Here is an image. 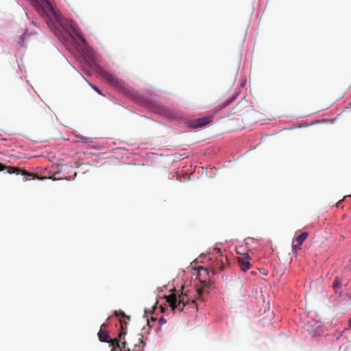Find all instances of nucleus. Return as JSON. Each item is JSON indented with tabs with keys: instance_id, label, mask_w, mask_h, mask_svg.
<instances>
[{
	"instance_id": "423d86ee",
	"label": "nucleus",
	"mask_w": 351,
	"mask_h": 351,
	"mask_svg": "<svg viewBox=\"0 0 351 351\" xmlns=\"http://www.w3.org/2000/svg\"><path fill=\"white\" fill-rule=\"evenodd\" d=\"M100 75L109 84L116 87H120L121 86V82L115 76L113 73L107 71L101 70L99 71Z\"/></svg>"
},
{
	"instance_id": "1a4fd4ad",
	"label": "nucleus",
	"mask_w": 351,
	"mask_h": 351,
	"mask_svg": "<svg viewBox=\"0 0 351 351\" xmlns=\"http://www.w3.org/2000/svg\"><path fill=\"white\" fill-rule=\"evenodd\" d=\"M250 257L248 254H242L241 256L237 258L238 265L242 271H245L250 268Z\"/></svg>"
},
{
	"instance_id": "f3484780",
	"label": "nucleus",
	"mask_w": 351,
	"mask_h": 351,
	"mask_svg": "<svg viewBox=\"0 0 351 351\" xmlns=\"http://www.w3.org/2000/svg\"><path fill=\"white\" fill-rule=\"evenodd\" d=\"M114 314H115V315H117V316H119V315H121L122 317H125V318H127V319H130V317H129V316H128V315H126L125 314V313H124V312H123V311H119V312H118V311H115V312H114Z\"/></svg>"
},
{
	"instance_id": "9b49d317",
	"label": "nucleus",
	"mask_w": 351,
	"mask_h": 351,
	"mask_svg": "<svg viewBox=\"0 0 351 351\" xmlns=\"http://www.w3.org/2000/svg\"><path fill=\"white\" fill-rule=\"evenodd\" d=\"M106 326L105 324H102L100 330L98 332V337L101 341L103 342H108L109 336L108 332L104 330V328Z\"/></svg>"
},
{
	"instance_id": "6e6552de",
	"label": "nucleus",
	"mask_w": 351,
	"mask_h": 351,
	"mask_svg": "<svg viewBox=\"0 0 351 351\" xmlns=\"http://www.w3.org/2000/svg\"><path fill=\"white\" fill-rule=\"evenodd\" d=\"M250 106L246 99H242L233 108L234 113L238 116H241L249 111Z\"/></svg>"
},
{
	"instance_id": "ddd939ff",
	"label": "nucleus",
	"mask_w": 351,
	"mask_h": 351,
	"mask_svg": "<svg viewBox=\"0 0 351 351\" xmlns=\"http://www.w3.org/2000/svg\"><path fill=\"white\" fill-rule=\"evenodd\" d=\"M332 288L334 289L336 293L340 291V289L341 288V280L338 277H336L335 278L332 282Z\"/></svg>"
},
{
	"instance_id": "20e7f679",
	"label": "nucleus",
	"mask_w": 351,
	"mask_h": 351,
	"mask_svg": "<svg viewBox=\"0 0 351 351\" xmlns=\"http://www.w3.org/2000/svg\"><path fill=\"white\" fill-rule=\"evenodd\" d=\"M208 274L209 272L208 269L203 267H198L196 269V279L199 280V283L202 286V288H197L196 289L198 297L202 295L204 289L208 286V282L209 281Z\"/></svg>"
},
{
	"instance_id": "4468645a",
	"label": "nucleus",
	"mask_w": 351,
	"mask_h": 351,
	"mask_svg": "<svg viewBox=\"0 0 351 351\" xmlns=\"http://www.w3.org/2000/svg\"><path fill=\"white\" fill-rule=\"evenodd\" d=\"M308 233L307 232H303L298 237H297L295 241L298 243V245H302L303 242L306 240V239L308 237Z\"/></svg>"
},
{
	"instance_id": "a211bd4d",
	"label": "nucleus",
	"mask_w": 351,
	"mask_h": 351,
	"mask_svg": "<svg viewBox=\"0 0 351 351\" xmlns=\"http://www.w3.org/2000/svg\"><path fill=\"white\" fill-rule=\"evenodd\" d=\"M302 245H298V243H297L296 244H293L292 245V248H293V251L294 252H296L297 250L300 248V247Z\"/></svg>"
},
{
	"instance_id": "9d476101",
	"label": "nucleus",
	"mask_w": 351,
	"mask_h": 351,
	"mask_svg": "<svg viewBox=\"0 0 351 351\" xmlns=\"http://www.w3.org/2000/svg\"><path fill=\"white\" fill-rule=\"evenodd\" d=\"M210 123L208 117H203L193 120L190 122V126L193 128H198L208 125Z\"/></svg>"
},
{
	"instance_id": "4be33fe9",
	"label": "nucleus",
	"mask_w": 351,
	"mask_h": 351,
	"mask_svg": "<svg viewBox=\"0 0 351 351\" xmlns=\"http://www.w3.org/2000/svg\"><path fill=\"white\" fill-rule=\"evenodd\" d=\"M341 202H342V200H341V201H339V202H338L337 203V207L340 206V204H341Z\"/></svg>"
},
{
	"instance_id": "412c9836",
	"label": "nucleus",
	"mask_w": 351,
	"mask_h": 351,
	"mask_svg": "<svg viewBox=\"0 0 351 351\" xmlns=\"http://www.w3.org/2000/svg\"><path fill=\"white\" fill-rule=\"evenodd\" d=\"M159 323H160V324H165L166 323V320L164 319L163 317H161L159 319Z\"/></svg>"
},
{
	"instance_id": "7ed1b4c3",
	"label": "nucleus",
	"mask_w": 351,
	"mask_h": 351,
	"mask_svg": "<svg viewBox=\"0 0 351 351\" xmlns=\"http://www.w3.org/2000/svg\"><path fill=\"white\" fill-rule=\"evenodd\" d=\"M36 10L41 15L53 17L54 21L60 22V15L53 7L49 0H29Z\"/></svg>"
},
{
	"instance_id": "5701e85b",
	"label": "nucleus",
	"mask_w": 351,
	"mask_h": 351,
	"mask_svg": "<svg viewBox=\"0 0 351 351\" xmlns=\"http://www.w3.org/2000/svg\"><path fill=\"white\" fill-rule=\"evenodd\" d=\"M192 263H196V264H198L197 260H195V261H193Z\"/></svg>"
},
{
	"instance_id": "f257e3e1",
	"label": "nucleus",
	"mask_w": 351,
	"mask_h": 351,
	"mask_svg": "<svg viewBox=\"0 0 351 351\" xmlns=\"http://www.w3.org/2000/svg\"><path fill=\"white\" fill-rule=\"evenodd\" d=\"M165 298L169 306L174 312L176 310L182 312L184 308L189 304L193 305V308L197 309V306L195 305V300L191 299L188 291H185L184 293L182 292L181 294L178 295L176 293V290H174V291L170 295L165 296Z\"/></svg>"
},
{
	"instance_id": "aec40b11",
	"label": "nucleus",
	"mask_w": 351,
	"mask_h": 351,
	"mask_svg": "<svg viewBox=\"0 0 351 351\" xmlns=\"http://www.w3.org/2000/svg\"><path fill=\"white\" fill-rule=\"evenodd\" d=\"M93 88L99 94H101L100 90L95 86H93V85H91Z\"/></svg>"
},
{
	"instance_id": "dca6fc26",
	"label": "nucleus",
	"mask_w": 351,
	"mask_h": 351,
	"mask_svg": "<svg viewBox=\"0 0 351 351\" xmlns=\"http://www.w3.org/2000/svg\"><path fill=\"white\" fill-rule=\"evenodd\" d=\"M237 96V93H234L233 95H232L231 99L223 104V107H226V106H228L230 103H232L235 99Z\"/></svg>"
},
{
	"instance_id": "b1692460",
	"label": "nucleus",
	"mask_w": 351,
	"mask_h": 351,
	"mask_svg": "<svg viewBox=\"0 0 351 351\" xmlns=\"http://www.w3.org/2000/svg\"><path fill=\"white\" fill-rule=\"evenodd\" d=\"M349 324H350V326H351V317H350V321H349Z\"/></svg>"
},
{
	"instance_id": "39448f33",
	"label": "nucleus",
	"mask_w": 351,
	"mask_h": 351,
	"mask_svg": "<svg viewBox=\"0 0 351 351\" xmlns=\"http://www.w3.org/2000/svg\"><path fill=\"white\" fill-rule=\"evenodd\" d=\"M6 170L10 174L16 173L17 175L21 174L25 176V180L34 179L35 178H39L38 176H35L33 173L27 172L24 169H21L19 167L5 166V165L0 163V171Z\"/></svg>"
},
{
	"instance_id": "6ab92c4d",
	"label": "nucleus",
	"mask_w": 351,
	"mask_h": 351,
	"mask_svg": "<svg viewBox=\"0 0 351 351\" xmlns=\"http://www.w3.org/2000/svg\"><path fill=\"white\" fill-rule=\"evenodd\" d=\"M79 38H80V40H81L82 43L83 45H86V39H85L83 36H80V35H79Z\"/></svg>"
},
{
	"instance_id": "0eeeda50",
	"label": "nucleus",
	"mask_w": 351,
	"mask_h": 351,
	"mask_svg": "<svg viewBox=\"0 0 351 351\" xmlns=\"http://www.w3.org/2000/svg\"><path fill=\"white\" fill-rule=\"evenodd\" d=\"M222 124L226 132L235 131L241 128V125L238 123V119L236 118L225 119L223 120Z\"/></svg>"
},
{
	"instance_id": "2eb2a0df",
	"label": "nucleus",
	"mask_w": 351,
	"mask_h": 351,
	"mask_svg": "<svg viewBox=\"0 0 351 351\" xmlns=\"http://www.w3.org/2000/svg\"><path fill=\"white\" fill-rule=\"evenodd\" d=\"M77 137L79 138V140H77V142H81L84 144H90L93 142L91 138L82 135L77 136Z\"/></svg>"
},
{
	"instance_id": "f03ea898",
	"label": "nucleus",
	"mask_w": 351,
	"mask_h": 351,
	"mask_svg": "<svg viewBox=\"0 0 351 351\" xmlns=\"http://www.w3.org/2000/svg\"><path fill=\"white\" fill-rule=\"evenodd\" d=\"M120 322L121 325V331L117 338L110 341L111 346L113 347L112 351H143L144 342L143 341V336L142 334L137 335L136 338L138 343L134 344V348L132 350L130 348L127 349V342L125 341H123L121 343V345L120 344V341L124 339L126 335V326L124 328L121 320Z\"/></svg>"
},
{
	"instance_id": "f8f14e48",
	"label": "nucleus",
	"mask_w": 351,
	"mask_h": 351,
	"mask_svg": "<svg viewBox=\"0 0 351 351\" xmlns=\"http://www.w3.org/2000/svg\"><path fill=\"white\" fill-rule=\"evenodd\" d=\"M217 169L215 167H210V168H203V172L205 173L206 176L209 178H213V176H215L217 175Z\"/></svg>"
}]
</instances>
